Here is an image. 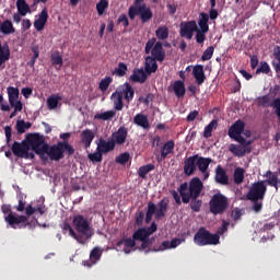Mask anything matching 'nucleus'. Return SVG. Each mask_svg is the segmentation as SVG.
I'll list each match as a JSON object with an SVG mask.
<instances>
[{
	"instance_id": "obj_1",
	"label": "nucleus",
	"mask_w": 280,
	"mask_h": 280,
	"mask_svg": "<svg viewBox=\"0 0 280 280\" xmlns=\"http://www.w3.org/2000/svg\"><path fill=\"white\" fill-rule=\"evenodd\" d=\"M213 162L211 158L200 156L194 154L185 159L184 161V174L185 176H192L197 168L203 175V180H207L210 176L209 165Z\"/></svg>"
},
{
	"instance_id": "obj_2",
	"label": "nucleus",
	"mask_w": 280,
	"mask_h": 280,
	"mask_svg": "<svg viewBox=\"0 0 280 280\" xmlns=\"http://www.w3.org/2000/svg\"><path fill=\"white\" fill-rule=\"evenodd\" d=\"M74 229L79 234H75L73 230H71V237L75 238L80 244H85L86 241L93 237V230L91 229V224L89 220L84 218L82 214H77L73 218Z\"/></svg>"
},
{
	"instance_id": "obj_3",
	"label": "nucleus",
	"mask_w": 280,
	"mask_h": 280,
	"mask_svg": "<svg viewBox=\"0 0 280 280\" xmlns=\"http://www.w3.org/2000/svg\"><path fill=\"white\" fill-rule=\"evenodd\" d=\"M203 188V184L199 177L191 178L189 183V187L187 182L182 183L180 186L177 188V191L182 196V201L187 205L190 202L191 198H199Z\"/></svg>"
},
{
	"instance_id": "obj_4",
	"label": "nucleus",
	"mask_w": 280,
	"mask_h": 280,
	"mask_svg": "<svg viewBox=\"0 0 280 280\" xmlns=\"http://www.w3.org/2000/svg\"><path fill=\"white\" fill-rule=\"evenodd\" d=\"M137 16L140 18L142 24L149 23L153 19V12L144 0H135L133 5L128 9L130 21H133Z\"/></svg>"
},
{
	"instance_id": "obj_5",
	"label": "nucleus",
	"mask_w": 280,
	"mask_h": 280,
	"mask_svg": "<svg viewBox=\"0 0 280 280\" xmlns=\"http://www.w3.org/2000/svg\"><path fill=\"white\" fill-rule=\"evenodd\" d=\"M194 243L197 246H215L220 244L219 234H211L205 226H200L194 236Z\"/></svg>"
},
{
	"instance_id": "obj_6",
	"label": "nucleus",
	"mask_w": 280,
	"mask_h": 280,
	"mask_svg": "<svg viewBox=\"0 0 280 280\" xmlns=\"http://www.w3.org/2000/svg\"><path fill=\"white\" fill-rule=\"evenodd\" d=\"M210 212L214 215L223 214L229 209V198L222 192H215L209 201Z\"/></svg>"
},
{
	"instance_id": "obj_7",
	"label": "nucleus",
	"mask_w": 280,
	"mask_h": 280,
	"mask_svg": "<svg viewBox=\"0 0 280 280\" xmlns=\"http://www.w3.org/2000/svg\"><path fill=\"white\" fill-rule=\"evenodd\" d=\"M145 55L151 52V58L156 59L158 62H163L165 60V50L161 42H156L155 37L148 39L144 48Z\"/></svg>"
},
{
	"instance_id": "obj_8",
	"label": "nucleus",
	"mask_w": 280,
	"mask_h": 280,
	"mask_svg": "<svg viewBox=\"0 0 280 280\" xmlns=\"http://www.w3.org/2000/svg\"><path fill=\"white\" fill-rule=\"evenodd\" d=\"M66 150H68V152H71V147H69V142H59L58 144L51 147H49V144H46V148L44 149V154H47V156H49L51 161H60Z\"/></svg>"
},
{
	"instance_id": "obj_9",
	"label": "nucleus",
	"mask_w": 280,
	"mask_h": 280,
	"mask_svg": "<svg viewBox=\"0 0 280 280\" xmlns=\"http://www.w3.org/2000/svg\"><path fill=\"white\" fill-rule=\"evenodd\" d=\"M266 192L267 186L265 185V180L255 182L247 194V199L249 201H264Z\"/></svg>"
},
{
	"instance_id": "obj_10",
	"label": "nucleus",
	"mask_w": 280,
	"mask_h": 280,
	"mask_svg": "<svg viewBox=\"0 0 280 280\" xmlns=\"http://www.w3.org/2000/svg\"><path fill=\"white\" fill-rule=\"evenodd\" d=\"M175 141L173 139L167 140L161 145V148H155L154 155L156 158L158 163H162L166 160L168 155L174 154Z\"/></svg>"
},
{
	"instance_id": "obj_11",
	"label": "nucleus",
	"mask_w": 280,
	"mask_h": 280,
	"mask_svg": "<svg viewBox=\"0 0 280 280\" xmlns=\"http://www.w3.org/2000/svg\"><path fill=\"white\" fill-rule=\"evenodd\" d=\"M26 143L28 145V149H31L33 152H36V154L45 155V148H47V144H45L43 136L38 133H33L28 136V142Z\"/></svg>"
},
{
	"instance_id": "obj_12",
	"label": "nucleus",
	"mask_w": 280,
	"mask_h": 280,
	"mask_svg": "<svg viewBox=\"0 0 280 280\" xmlns=\"http://www.w3.org/2000/svg\"><path fill=\"white\" fill-rule=\"evenodd\" d=\"M245 129V122L241 119L236 120L229 129V137L238 143H246V139L242 136Z\"/></svg>"
},
{
	"instance_id": "obj_13",
	"label": "nucleus",
	"mask_w": 280,
	"mask_h": 280,
	"mask_svg": "<svg viewBox=\"0 0 280 280\" xmlns=\"http://www.w3.org/2000/svg\"><path fill=\"white\" fill-rule=\"evenodd\" d=\"M252 140H245L244 143L240 142V144L231 143L229 145V151L234 154L236 158H244L246 154L252 152Z\"/></svg>"
},
{
	"instance_id": "obj_14",
	"label": "nucleus",
	"mask_w": 280,
	"mask_h": 280,
	"mask_svg": "<svg viewBox=\"0 0 280 280\" xmlns=\"http://www.w3.org/2000/svg\"><path fill=\"white\" fill-rule=\"evenodd\" d=\"M7 224L11 226V229H25L27 226V217L25 215H16L13 213H9L4 218Z\"/></svg>"
},
{
	"instance_id": "obj_15",
	"label": "nucleus",
	"mask_w": 280,
	"mask_h": 280,
	"mask_svg": "<svg viewBox=\"0 0 280 280\" xmlns=\"http://www.w3.org/2000/svg\"><path fill=\"white\" fill-rule=\"evenodd\" d=\"M12 152L15 156L21 159H34V152L30 151V144L23 142H14L12 145Z\"/></svg>"
},
{
	"instance_id": "obj_16",
	"label": "nucleus",
	"mask_w": 280,
	"mask_h": 280,
	"mask_svg": "<svg viewBox=\"0 0 280 280\" xmlns=\"http://www.w3.org/2000/svg\"><path fill=\"white\" fill-rule=\"evenodd\" d=\"M197 23L195 20L182 22L180 23V32L179 35L182 38H186L187 40L192 39L194 33L197 31Z\"/></svg>"
},
{
	"instance_id": "obj_17",
	"label": "nucleus",
	"mask_w": 280,
	"mask_h": 280,
	"mask_svg": "<svg viewBox=\"0 0 280 280\" xmlns=\"http://www.w3.org/2000/svg\"><path fill=\"white\" fill-rule=\"evenodd\" d=\"M7 93L10 106L15 108V110H23V103L19 100V89L9 86Z\"/></svg>"
},
{
	"instance_id": "obj_18",
	"label": "nucleus",
	"mask_w": 280,
	"mask_h": 280,
	"mask_svg": "<svg viewBox=\"0 0 280 280\" xmlns=\"http://www.w3.org/2000/svg\"><path fill=\"white\" fill-rule=\"evenodd\" d=\"M128 137V128L125 126H120L116 131L112 133L110 139L115 143V145H122L126 143V139Z\"/></svg>"
},
{
	"instance_id": "obj_19",
	"label": "nucleus",
	"mask_w": 280,
	"mask_h": 280,
	"mask_svg": "<svg viewBox=\"0 0 280 280\" xmlns=\"http://www.w3.org/2000/svg\"><path fill=\"white\" fill-rule=\"evenodd\" d=\"M47 19H49V13H47V9H43L42 12L35 16V21L33 23L36 32H43V30H45Z\"/></svg>"
},
{
	"instance_id": "obj_20",
	"label": "nucleus",
	"mask_w": 280,
	"mask_h": 280,
	"mask_svg": "<svg viewBox=\"0 0 280 280\" xmlns=\"http://www.w3.org/2000/svg\"><path fill=\"white\" fill-rule=\"evenodd\" d=\"M116 147V143L114 142V140L110 138H108V140L106 141V139L104 138H100L98 139V143H97V149L96 151L102 152L103 154L109 153L112 151H114Z\"/></svg>"
},
{
	"instance_id": "obj_21",
	"label": "nucleus",
	"mask_w": 280,
	"mask_h": 280,
	"mask_svg": "<svg viewBox=\"0 0 280 280\" xmlns=\"http://www.w3.org/2000/svg\"><path fill=\"white\" fill-rule=\"evenodd\" d=\"M102 253L101 247H94L90 253V260H83V266L91 268L96 265L102 259Z\"/></svg>"
},
{
	"instance_id": "obj_22",
	"label": "nucleus",
	"mask_w": 280,
	"mask_h": 280,
	"mask_svg": "<svg viewBox=\"0 0 280 280\" xmlns=\"http://www.w3.org/2000/svg\"><path fill=\"white\" fill-rule=\"evenodd\" d=\"M192 77L196 80V83L200 86L205 83V81L207 80L205 70H203V66L202 65H196L192 68Z\"/></svg>"
},
{
	"instance_id": "obj_23",
	"label": "nucleus",
	"mask_w": 280,
	"mask_h": 280,
	"mask_svg": "<svg viewBox=\"0 0 280 280\" xmlns=\"http://www.w3.org/2000/svg\"><path fill=\"white\" fill-rule=\"evenodd\" d=\"M215 183L222 185V186H228L229 185V175L226 174L225 170L221 166L218 165L215 167Z\"/></svg>"
},
{
	"instance_id": "obj_24",
	"label": "nucleus",
	"mask_w": 280,
	"mask_h": 280,
	"mask_svg": "<svg viewBox=\"0 0 280 280\" xmlns=\"http://www.w3.org/2000/svg\"><path fill=\"white\" fill-rule=\"evenodd\" d=\"M8 60H10V46L0 42V69H5Z\"/></svg>"
},
{
	"instance_id": "obj_25",
	"label": "nucleus",
	"mask_w": 280,
	"mask_h": 280,
	"mask_svg": "<svg viewBox=\"0 0 280 280\" xmlns=\"http://www.w3.org/2000/svg\"><path fill=\"white\" fill-rule=\"evenodd\" d=\"M95 139V132L91 129H84L81 132V142L84 144L85 149L91 148V143H93V140Z\"/></svg>"
},
{
	"instance_id": "obj_26",
	"label": "nucleus",
	"mask_w": 280,
	"mask_h": 280,
	"mask_svg": "<svg viewBox=\"0 0 280 280\" xmlns=\"http://www.w3.org/2000/svg\"><path fill=\"white\" fill-rule=\"evenodd\" d=\"M158 207L159 209H155V220H161L162 218L165 217V213L167 211L168 208V199L163 198L158 202Z\"/></svg>"
},
{
	"instance_id": "obj_27",
	"label": "nucleus",
	"mask_w": 280,
	"mask_h": 280,
	"mask_svg": "<svg viewBox=\"0 0 280 280\" xmlns=\"http://www.w3.org/2000/svg\"><path fill=\"white\" fill-rule=\"evenodd\" d=\"M133 124L137 125L138 127L149 130L150 129V124L148 116L141 113H138L135 118H133Z\"/></svg>"
},
{
	"instance_id": "obj_28",
	"label": "nucleus",
	"mask_w": 280,
	"mask_h": 280,
	"mask_svg": "<svg viewBox=\"0 0 280 280\" xmlns=\"http://www.w3.org/2000/svg\"><path fill=\"white\" fill-rule=\"evenodd\" d=\"M14 32H16V30L14 28L12 21H0V34H3L4 36H10V34H14Z\"/></svg>"
},
{
	"instance_id": "obj_29",
	"label": "nucleus",
	"mask_w": 280,
	"mask_h": 280,
	"mask_svg": "<svg viewBox=\"0 0 280 280\" xmlns=\"http://www.w3.org/2000/svg\"><path fill=\"white\" fill-rule=\"evenodd\" d=\"M148 77L142 69H135L130 75V81L135 83L143 84L147 81Z\"/></svg>"
},
{
	"instance_id": "obj_30",
	"label": "nucleus",
	"mask_w": 280,
	"mask_h": 280,
	"mask_svg": "<svg viewBox=\"0 0 280 280\" xmlns=\"http://www.w3.org/2000/svg\"><path fill=\"white\" fill-rule=\"evenodd\" d=\"M173 91L177 98H183L186 94L184 80H176L173 84Z\"/></svg>"
},
{
	"instance_id": "obj_31",
	"label": "nucleus",
	"mask_w": 280,
	"mask_h": 280,
	"mask_svg": "<svg viewBox=\"0 0 280 280\" xmlns=\"http://www.w3.org/2000/svg\"><path fill=\"white\" fill-rule=\"evenodd\" d=\"M156 59L148 56L145 58V72L150 75L152 73H155L158 70V63H156Z\"/></svg>"
},
{
	"instance_id": "obj_32",
	"label": "nucleus",
	"mask_w": 280,
	"mask_h": 280,
	"mask_svg": "<svg viewBox=\"0 0 280 280\" xmlns=\"http://www.w3.org/2000/svg\"><path fill=\"white\" fill-rule=\"evenodd\" d=\"M112 100L114 102L115 110L121 112V109L124 108L122 92H114L112 94Z\"/></svg>"
},
{
	"instance_id": "obj_33",
	"label": "nucleus",
	"mask_w": 280,
	"mask_h": 280,
	"mask_svg": "<svg viewBox=\"0 0 280 280\" xmlns=\"http://www.w3.org/2000/svg\"><path fill=\"white\" fill-rule=\"evenodd\" d=\"M18 12L22 16H26L27 14H32V10L30 9V4L25 2V0H18L16 1Z\"/></svg>"
},
{
	"instance_id": "obj_34",
	"label": "nucleus",
	"mask_w": 280,
	"mask_h": 280,
	"mask_svg": "<svg viewBox=\"0 0 280 280\" xmlns=\"http://www.w3.org/2000/svg\"><path fill=\"white\" fill-rule=\"evenodd\" d=\"M245 173H246V171H245L244 167H241V166L235 167L234 174H233V179H234V184L235 185L243 184L244 177H245Z\"/></svg>"
},
{
	"instance_id": "obj_35",
	"label": "nucleus",
	"mask_w": 280,
	"mask_h": 280,
	"mask_svg": "<svg viewBox=\"0 0 280 280\" xmlns=\"http://www.w3.org/2000/svg\"><path fill=\"white\" fill-rule=\"evenodd\" d=\"M115 116H116V110L110 109V110L95 114L94 119L108 121V120H112Z\"/></svg>"
},
{
	"instance_id": "obj_36",
	"label": "nucleus",
	"mask_w": 280,
	"mask_h": 280,
	"mask_svg": "<svg viewBox=\"0 0 280 280\" xmlns=\"http://www.w3.org/2000/svg\"><path fill=\"white\" fill-rule=\"evenodd\" d=\"M36 212H38L39 215H43V213H45V203L42 202L37 207H34L32 205L26 206L25 208L26 215H33V213H36Z\"/></svg>"
},
{
	"instance_id": "obj_37",
	"label": "nucleus",
	"mask_w": 280,
	"mask_h": 280,
	"mask_svg": "<svg viewBox=\"0 0 280 280\" xmlns=\"http://www.w3.org/2000/svg\"><path fill=\"white\" fill-rule=\"evenodd\" d=\"M267 176L269 177V179L267 180V184L271 187H275L276 190H278L280 186V178L278 177L277 173L268 171Z\"/></svg>"
},
{
	"instance_id": "obj_38",
	"label": "nucleus",
	"mask_w": 280,
	"mask_h": 280,
	"mask_svg": "<svg viewBox=\"0 0 280 280\" xmlns=\"http://www.w3.org/2000/svg\"><path fill=\"white\" fill-rule=\"evenodd\" d=\"M208 21H209V15L205 12L200 13L199 20H198V25L200 28H198V31L209 32Z\"/></svg>"
},
{
	"instance_id": "obj_39",
	"label": "nucleus",
	"mask_w": 280,
	"mask_h": 280,
	"mask_svg": "<svg viewBox=\"0 0 280 280\" xmlns=\"http://www.w3.org/2000/svg\"><path fill=\"white\" fill-rule=\"evenodd\" d=\"M154 170V164L149 163L141 165L138 170V175L140 178L145 179L147 175Z\"/></svg>"
},
{
	"instance_id": "obj_40",
	"label": "nucleus",
	"mask_w": 280,
	"mask_h": 280,
	"mask_svg": "<svg viewBox=\"0 0 280 280\" xmlns=\"http://www.w3.org/2000/svg\"><path fill=\"white\" fill-rule=\"evenodd\" d=\"M122 93H124V98L126 102L129 103L132 101L133 95H135V90L132 89V86L129 83H127V82L125 83Z\"/></svg>"
},
{
	"instance_id": "obj_41",
	"label": "nucleus",
	"mask_w": 280,
	"mask_h": 280,
	"mask_svg": "<svg viewBox=\"0 0 280 280\" xmlns=\"http://www.w3.org/2000/svg\"><path fill=\"white\" fill-rule=\"evenodd\" d=\"M156 206L153 201L148 202V209L145 212V223H150L152 221L153 215L155 214Z\"/></svg>"
},
{
	"instance_id": "obj_42",
	"label": "nucleus",
	"mask_w": 280,
	"mask_h": 280,
	"mask_svg": "<svg viewBox=\"0 0 280 280\" xmlns=\"http://www.w3.org/2000/svg\"><path fill=\"white\" fill-rule=\"evenodd\" d=\"M132 235H133V240L140 241V242L148 240L150 236L145 228H139Z\"/></svg>"
},
{
	"instance_id": "obj_43",
	"label": "nucleus",
	"mask_w": 280,
	"mask_h": 280,
	"mask_svg": "<svg viewBox=\"0 0 280 280\" xmlns=\"http://www.w3.org/2000/svg\"><path fill=\"white\" fill-rule=\"evenodd\" d=\"M273 57H275V59L278 61H276V60H273L272 62H271V65H272V67L275 68V71L277 72V73H280V46H276L275 48H273Z\"/></svg>"
},
{
	"instance_id": "obj_44",
	"label": "nucleus",
	"mask_w": 280,
	"mask_h": 280,
	"mask_svg": "<svg viewBox=\"0 0 280 280\" xmlns=\"http://www.w3.org/2000/svg\"><path fill=\"white\" fill-rule=\"evenodd\" d=\"M218 128V120L212 119L210 124L205 127L203 137L209 139L212 136V131Z\"/></svg>"
},
{
	"instance_id": "obj_45",
	"label": "nucleus",
	"mask_w": 280,
	"mask_h": 280,
	"mask_svg": "<svg viewBox=\"0 0 280 280\" xmlns=\"http://www.w3.org/2000/svg\"><path fill=\"white\" fill-rule=\"evenodd\" d=\"M168 28L165 25L159 26V28L155 31V36L159 40H166L168 37Z\"/></svg>"
},
{
	"instance_id": "obj_46",
	"label": "nucleus",
	"mask_w": 280,
	"mask_h": 280,
	"mask_svg": "<svg viewBox=\"0 0 280 280\" xmlns=\"http://www.w3.org/2000/svg\"><path fill=\"white\" fill-rule=\"evenodd\" d=\"M58 102H60V96L58 95H51L47 98L46 104L48 106L49 110H54L55 108H58Z\"/></svg>"
},
{
	"instance_id": "obj_47",
	"label": "nucleus",
	"mask_w": 280,
	"mask_h": 280,
	"mask_svg": "<svg viewBox=\"0 0 280 280\" xmlns=\"http://www.w3.org/2000/svg\"><path fill=\"white\" fill-rule=\"evenodd\" d=\"M106 10H108V0H100V2L96 3V11L98 15L103 16Z\"/></svg>"
},
{
	"instance_id": "obj_48",
	"label": "nucleus",
	"mask_w": 280,
	"mask_h": 280,
	"mask_svg": "<svg viewBox=\"0 0 280 280\" xmlns=\"http://www.w3.org/2000/svg\"><path fill=\"white\" fill-rule=\"evenodd\" d=\"M121 245H124L126 248H133L136 246V238H133V234L132 238H121L118 241L117 246Z\"/></svg>"
},
{
	"instance_id": "obj_49",
	"label": "nucleus",
	"mask_w": 280,
	"mask_h": 280,
	"mask_svg": "<svg viewBox=\"0 0 280 280\" xmlns=\"http://www.w3.org/2000/svg\"><path fill=\"white\" fill-rule=\"evenodd\" d=\"M30 128H32V124L25 122L24 120L16 121V130L19 135H23V132H25V130H30Z\"/></svg>"
},
{
	"instance_id": "obj_50",
	"label": "nucleus",
	"mask_w": 280,
	"mask_h": 280,
	"mask_svg": "<svg viewBox=\"0 0 280 280\" xmlns=\"http://www.w3.org/2000/svg\"><path fill=\"white\" fill-rule=\"evenodd\" d=\"M202 206V200L198 199V197L190 198V208L194 212H199Z\"/></svg>"
},
{
	"instance_id": "obj_51",
	"label": "nucleus",
	"mask_w": 280,
	"mask_h": 280,
	"mask_svg": "<svg viewBox=\"0 0 280 280\" xmlns=\"http://www.w3.org/2000/svg\"><path fill=\"white\" fill-rule=\"evenodd\" d=\"M88 158L94 163H102V160L104 159V153L100 150H96V152L94 153H89Z\"/></svg>"
},
{
	"instance_id": "obj_52",
	"label": "nucleus",
	"mask_w": 280,
	"mask_h": 280,
	"mask_svg": "<svg viewBox=\"0 0 280 280\" xmlns=\"http://www.w3.org/2000/svg\"><path fill=\"white\" fill-rule=\"evenodd\" d=\"M113 82V78L112 77H105L101 80L100 82V90L105 93L106 91H108L109 84Z\"/></svg>"
},
{
	"instance_id": "obj_53",
	"label": "nucleus",
	"mask_w": 280,
	"mask_h": 280,
	"mask_svg": "<svg viewBox=\"0 0 280 280\" xmlns=\"http://www.w3.org/2000/svg\"><path fill=\"white\" fill-rule=\"evenodd\" d=\"M271 72V69L269 67V63L267 61H261L259 67L256 70V74H269Z\"/></svg>"
},
{
	"instance_id": "obj_54",
	"label": "nucleus",
	"mask_w": 280,
	"mask_h": 280,
	"mask_svg": "<svg viewBox=\"0 0 280 280\" xmlns=\"http://www.w3.org/2000/svg\"><path fill=\"white\" fill-rule=\"evenodd\" d=\"M195 33H196L195 39H196L197 44L203 45V43L206 40V34L208 33V31H202V30L197 28L195 31Z\"/></svg>"
},
{
	"instance_id": "obj_55",
	"label": "nucleus",
	"mask_w": 280,
	"mask_h": 280,
	"mask_svg": "<svg viewBox=\"0 0 280 280\" xmlns=\"http://www.w3.org/2000/svg\"><path fill=\"white\" fill-rule=\"evenodd\" d=\"M214 54V47L213 46H209L202 54L201 56V61H209Z\"/></svg>"
},
{
	"instance_id": "obj_56",
	"label": "nucleus",
	"mask_w": 280,
	"mask_h": 280,
	"mask_svg": "<svg viewBox=\"0 0 280 280\" xmlns=\"http://www.w3.org/2000/svg\"><path fill=\"white\" fill-rule=\"evenodd\" d=\"M127 70H128V68H127L126 63L125 62H119L118 67L115 68V73H116L117 77L122 78V77H125Z\"/></svg>"
},
{
	"instance_id": "obj_57",
	"label": "nucleus",
	"mask_w": 280,
	"mask_h": 280,
	"mask_svg": "<svg viewBox=\"0 0 280 280\" xmlns=\"http://www.w3.org/2000/svg\"><path fill=\"white\" fill-rule=\"evenodd\" d=\"M129 159L130 154L128 152H124L116 156V163L125 165L126 163H128Z\"/></svg>"
},
{
	"instance_id": "obj_58",
	"label": "nucleus",
	"mask_w": 280,
	"mask_h": 280,
	"mask_svg": "<svg viewBox=\"0 0 280 280\" xmlns=\"http://www.w3.org/2000/svg\"><path fill=\"white\" fill-rule=\"evenodd\" d=\"M258 105L267 108L270 107L271 103H270V96L269 95H264L261 97H258Z\"/></svg>"
},
{
	"instance_id": "obj_59",
	"label": "nucleus",
	"mask_w": 280,
	"mask_h": 280,
	"mask_svg": "<svg viewBox=\"0 0 280 280\" xmlns=\"http://www.w3.org/2000/svg\"><path fill=\"white\" fill-rule=\"evenodd\" d=\"M117 24H118V25H119V24H122V26H124L125 28H128V26H129L128 16H127L125 13L120 14V15L118 16Z\"/></svg>"
},
{
	"instance_id": "obj_60",
	"label": "nucleus",
	"mask_w": 280,
	"mask_h": 280,
	"mask_svg": "<svg viewBox=\"0 0 280 280\" xmlns=\"http://www.w3.org/2000/svg\"><path fill=\"white\" fill-rule=\"evenodd\" d=\"M51 62L52 65H56L58 67H62V57H60V54L55 52L51 55Z\"/></svg>"
},
{
	"instance_id": "obj_61",
	"label": "nucleus",
	"mask_w": 280,
	"mask_h": 280,
	"mask_svg": "<svg viewBox=\"0 0 280 280\" xmlns=\"http://www.w3.org/2000/svg\"><path fill=\"white\" fill-rule=\"evenodd\" d=\"M254 202L253 205V211L256 213H259L262 210L264 203L261 199L252 200Z\"/></svg>"
},
{
	"instance_id": "obj_62",
	"label": "nucleus",
	"mask_w": 280,
	"mask_h": 280,
	"mask_svg": "<svg viewBox=\"0 0 280 280\" xmlns=\"http://www.w3.org/2000/svg\"><path fill=\"white\" fill-rule=\"evenodd\" d=\"M171 243L170 241H163V243H161V245L159 246L158 249H153V252H164L167 249H171Z\"/></svg>"
},
{
	"instance_id": "obj_63",
	"label": "nucleus",
	"mask_w": 280,
	"mask_h": 280,
	"mask_svg": "<svg viewBox=\"0 0 280 280\" xmlns=\"http://www.w3.org/2000/svg\"><path fill=\"white\" fill-rule=\"evenodd\" d=\"M154 238H145L144 241H141V248L145 250L150 246H152Z\"/></svg>"
},
{
	"instance_id": "obj_64",
	"label": "nucleus",
	"mask_w": 280,
	"mask_h": 280,
	"mask_svg": "<svg viewBox=\"0 0 280 280\" xmlns=\"http://www.w3.org/2000/svg\"><path fill=\"white\" fill-rule=\"evenodd\" d=\"M270 107L276 109V115H280V97L276 98L273 103H271Z\"/></svg>"
}]
</instances>
